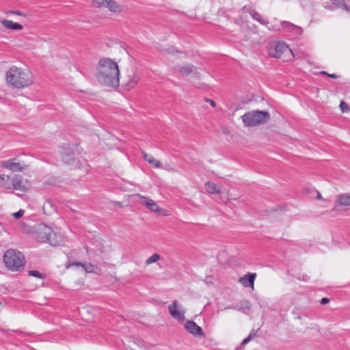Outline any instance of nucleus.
<instances>
[{
	"label": "nucleus",
	"mask_w": 350,
	"mask_h": 350,
	"mask_svg": "<svg viewBox=\"0 0 350 350\" xmlns=\"http://www.w3.org/2000/svg\"><path fill=\"white\" fill-rule=\"evenodd\" d=\"M254 335L255 334H253L252 333H250V334L242 341L241 345H245L247 344Z\"/></svg>",
	"instance_id": "32"
},
{
	"label": "nucleus",
	"mask_w": 350,
	"mask_h": 350,
	"mask_svg": "<svg viewBox=\"0 0 350 350\" xmlns=\"http://www.w3.org/2000/svg\"><path fill=\"white\" fill-rule=\"evenodd\" d=\"M269 55L275 58L280 57L283 54L287 53L289 56H293L292 51L288 46L283 42H277L271 44L268 48Z\"/></svg>",
	"instance_id": "5"
},
{
	"label": "nucleus",
	"mask_w": 350,
	"mask_h": 350,
	"mask_svg": "<svg viewBox=\"0 0 350 350\" xmlns=\"http://www.w3.org/2000/svg\"><path fill=\"white\" fill-rule=\"evenodd\" d=\"M139 77L137 75H133L129 81L125 84V87L127 90L133 88L139 81Z\"/></svg>",
	"instance_id": "24"
},
{
	"label": "nucleus",
	"mask_w": 350,
	"mask_h": 350,
	"mask_svg": "<svg viewBox=\"0 0 350 350\" xmlns=\"http://www.w3.org/2000/svg\"><path fill=\"white\" fill-rule=\"evenodd\" d=\"M193 66L190 65H185L182 66H178V71L183 75H189L193 72Z\"/></svg>",
	"instance_id": "21"
},
{
	"label": "nucleus",
	"mask_w": 350,
	"mask_h": 350,
	"mask_svg": "<svg viewBox=\"0 0 350 350\" xmlns=\"http://www.w3.org/2000/svg\"><path fill=\"white\" fill-rule=\"evenodd\" d=\"M3 262L9 270L18 271L25 265V257L19 251L9 250L3 255Z\"/></svg>",
	"instance_id": "3"
},
{
	"label": "nucleus",
	"mask_w": 350,
	"mask_h": 350,
	"mask_svg": "<svg viewBox=\"0 0 350 350\" xmlns=\"http://www.w3.org/2000/svg\"><path fill=\"white\" fill-rule=\"evenodd\" d=\"M322 74L323 75H328L330 78H332V79H337L338 77V76L336 74H328L325 71H323L322 72Z\"/></svg>",
	"instance_id": "35"
},
{
	"label": "nucleus",
	"mask_w": 350,
	"mask_h": 350,
	"mask_svg": "<svg viewBox=\"0 0 350 350\" xmlns=\"http://www.w3.org/2000/svg\"><path fill=\"white\" fill-rule=\"evenodd\" d=\"M12 189L21 191H25L26 190V187L21 176L15 175L13 176L12 178Z\"/></svg>",
	"instance_id": "11"
},
{
	"label": "nucleus",
	"mask_w": 350,
	"mask_h": 350,
	"mask_svg": "<svg viewBox=\"0 0 350 350\" xmlns=\"http://www.w3.org/2000/svg\"><path fill=\"white\" fill-rule=\"evenodd\" d=\"M52 228L42 224L38 226L36 232L37 239L40 242L49 243L50 236H52Z\"/></svg>",
	"instance_id": "6"
},
{
	"label": "nucleus",
	"mask_w": 350,
	"mask_h": 350,
	"mask_svg": "<svg viewBox=\"0 0 350 350\" xmlns=\"http://www.w3.org/2000/svg\"><path fill=\"white\" fill-rule=\"evenodd\" d=\"M11 13L16 14V15H18V16H25V14H23L22 12L18 11V10L11 11Z\"/></svg>",
	"instance_id": "38"
},
{
	"label": "nucleus",
	"mask_w": 350,
	"mask_h": 350,
	"mask_svg": "<svg viewBox=\"0 0 350 350\" xmlns=\"http://www.w3.org/2000/svg\"><path fill=\"white\" fill-rule=\"evenodd\" d=\"M281 25L284 29H286L287 31L293 32L295 34L300 35L302 33L303 30L300 27L297 26L289 22L282 21Z\"/></svg>",
	"instance_id": "14"
},
{
	"label": "nucleus",
	"mask_w": 350,
	"mask_h": 350,
	"mask_svg": "<svg viewBox=\"0 0 350 350\" xmlns=\"http://www.w3.org/2000/svg\"><path fill=\"white\" fill-rule=\"evenodd\" d=\"M206 191L211 194L219 193L220 191L219 187L212 182H207L206 183Z\"/></svg>",
	"instance_id": "19"
},
{
	"label": "nucleus",
	"mask_w": 350,
	"mask_h": 350,
	"mask_svg": "<svg viewBox=\"0 0 350 350\" xmlns=\"http://www.w3.org/2000/svg\"><path fill=\"white\" fill-rule=\"evenodd\" d=\"M331 2L336 8H341L347 12H350V6L347 5L343 0H331Z\"/></svg>",
	"instance_id": "18"
},
{
	"label": "nucleus",
	"mask_w": 350,
	"mask_h": 350,
	"mask_svg": "<svg viewBox=\"0 0 350 350\" xmlns=\"http://www.w3.org/2000/svg\"><path fill=\"white\" fill-rule=\"evenodd\" d=\"M329 302V299L327 297H323L321 299L320 303L322 305L327 304Z\"/></svg>",
	"instance_id": "36"
},
{
	"label": "nucleus",
	"mask_w": 350,
	"mask_h": 350,
	"mask_svg": "<svg viewBox=\"0 0 350 350\" xmlns=\"http://www.w3.org/2000/svg\"><path fill=\"white\" fill-rule=\"evenodd\" d=\"M29 275L33 276L38 278L42 279L44 278L43 274L37 270H30L28 271Z\"/></svg>",
	"instance_id": "28"
},
{
	"label": "nucleus",
	"mask_w": 350,
	"mask_h": 350,
	"mask_svg": "<svg viewBox=\"0 0 350 350\" xmlns=\"http://www.w3.org/2000/svg\"><path fill=\"white\" fill-rule=\"evenodd\" d=\"M142 198L144 199V203L148 209L157 213L162 212L163 209L159 206L155 201L148 199L144 196H142Z\"/></svg>",
	"instance_id": "13"
},
{
	"label": "nucleus",
	"mask_w": 350,
	"mask_h": 350,
	"mask_svg": "<svg viewBox=\"0 0 350 350\" xmlns=\"http://www.w3.org/2000/svg\"><path fill=\"white\" fill-rule=\"evenodd\" d=\"M64 243V237L59 232H55L53 231L52 236H50L49 243L51 245L57 246L61 245Z\"/></svg>",
	"instance_id": "12"
},
{
	"label": "nucleus",
	"mask_w": 350,
	"mask_h": 350,
	"mask_svg": "<svg viewBox=\"0 0 350 350\" xmlns=\"http://www.w3.org/2000/svg\"><path fill=\"white\" fill-rule=\"evenodd\" d=\"M338 198L340 206H350V194L340 195Z\"/></svg>",
	"instance_id": "20"
},
{
	"label": "nucleus",
	"mask_w": 350,
	"mask_h": 350,
	"mask_svg": "<svg viewBox=\"0 0 350 350\" xmlns=\"http://www.w3.org/2000/svg\"><path fill=\"white\" fill-rule=\"evenodd\" d=\"M256 277L255 273H247L244 276L239 278V282L245 288L251 287L254 288V281Z\"/></svg>",
	"instance_id": "10"
},
{
	"label": "nucleus",
	"mask_w": 350,
	"mask_h": 350,
	"mask_svg": "<svg viewBox=\"0 0 350 350\" xmlns=\"http://www.w3.org/2000/svg\"><path fill=\"white\" fill-rule=\"evenodd\" d=\"M317 198L319 199L321 198V195L319 193L317 194Z\"/></svg>",
	"instance_id": "40"
},
{
	"label": "nucleus",
	"mask_w": 350,
	"mask_h": 350,
	"mask_svg": "<svg viewBox=\"0 0 350 350\" xmlns=\"http://www.w3.org/2000/svg\"><path fill=\"white\" fill-rule=\"evenodd\" d=\"M185 328L194 336H204L202 329L193 321H187L185 324Z\"/></svg>",
	"instance_id": "8"
},
{
	"label": "nucleus",
	"mask_w": 350,
	"mask_h": 350,
	"mask_svg": "<svg viewBox=\"0 0 350 350\" xmlns=\"http://www.w3.org/2000/svg\"><path fill=\"white\" fill-rule=\"evenodd\" d=\"M94 267H95L91 264L88 265L87 267H85V271L87 272H93Z\"/></svg>",
	"instance_id": "34"
},
{
	"label": "nucleus",
	"mask_w": 350,
	"mask_h": 350,
	"mask_svg": "<svg viewBox=\"0 0 350 350\" xmlns=\"http://www.w3.org/2000/svg\"><path fill=\"white\" fill-rule=\"evenodd\" d=\"M150 164H151L152 165L157 168L162 167V164L161 163V162L154 159V157L152 158V159L150 160Z\"/></svg>",
	"instance_id": "29"
},
{
	"label": "nucleus",
	"mask_w": 350,
	"mask_h": 350,
	"mask_svg": "<svg viewBox=\"0 0 350 350\" xmlns=\"http://www.w3.org/2000/svg\"><path fill=\"white\" fill-rule=\"evenodd\" d=\"M255 11L256 10L252 8V6L250 5H245L241 9L242 13H249L250 16L252 15L253 12H255Z\"/></svg>",
	"instance_id": "26"
},
{
	"label": "nucleus",
	"mask_w": 350,
	"mask_h": 350,
	"mask_svg": "<svg viewBox=\"0 0 350 350\" xmlns=\"http://www.w3.org/2000/svg\"><path fill=\"white\" fill-rule=\"evenodd\" d=\"M269 114L265 111H254L245 113L242 116L243 123L247 126H253L267 122Z\"/></svg>",
	"instance_id": "4"
},
{
	"label": "nucleus",
	"mask_w": 350,
	"mask_h": 350,
	"mask_svg": "<svg viewBox=\"0 0 350 350\" xmlns=\"http://www.w3.org/2000/svg\"><path fill=\"white\" fill-rule=\"evenodd\" d=\"M96 78L102 85L111 88L118 87L120 70L118 64L111 58H101L97 67Z\"/></svg>",
	"instance_id": "1"
},
{
	"label": "nucleus",
	"mask_w": 350,
	"mask_h": 350,
	"mask_svg": "<svg viewBox=\"0 0 350 350\" xmlns=\"http://www.w3.org/2000/svg\"><path fill=\"white\" fill-rule=\"evenodd\" d=\"M61 154L62 160L65 163L69 164L71 161L74 160L73 152L70 150L69 147H64Z\"/></svg>",
	"instance_id": "16"
},
{
	"label": "nucleus",
	"mask_w": 350,
	"mask_h": 350,
	"mask_svg": "<svg viewBox=\"0 0 350 350\" xmlns=\"http://www.w3.org/2000/svg\"><path fill=\"white\" fill-rule=\"evenodd\" d=\"M0 187L5 189H12V179L8 175H0Z\"/></svg>",
	"instance_id": "17"
},
{
	"label": "nucleus",
	"mask_w": 350,
	"mask_h": 350,
	"mask_svg": "<svg viewBox=\"0 0 350 350\" xmlns=\"http://www.w3.org/2000/svg\"><path fill=\"white\" fill-rule=\"evenodd\" d=\"M107 0H92L94 6L98 8H105Z\"/></svg>",
	"instance_id": "27"
},
{
	"label": "nucleus",
	"mask_w": 350,
	"mask_h": 350,
	"mask_svg": "<svg viewBox=\"0 0 350 350\" xmlns=\"http://www.w3.org/2000/svg\"><path fill=\"white\" fill-rule=\"evenodd\" d=\"M340 107L342 112H347L349 110V108L348 107L347 104L343 101L340 103Z\"/></svg>",
	"instance_id": "31"
},
{
	"label": "nucleus",
	"mask_w": 350,
	"mask_h": 350,
	"mask_svg": "<svg viewBox=\"0 0 350 350\" xmlns=\"http://www.w3.org/2000/svg\"><path fill=\"white\" fill-rule=\"evenodd\" d=\"M160 258L161 256L157 253H154L146 260V265H151L154 262H157Z\"/></svg>",
	"instance_id": "25"
},
{
	"label": "nucleus",
	"mask_w": 350,
	"mask_h": 350,
	"mask_svg": "<svg viewBox=\"0 0 350 350\" xmlns=\"http://www.w3.org/2000/svg\"><path fill=\"white\" fill-rule=\"evenodd\" d=\"M251 16L254 20L258 21L262 25L267 26L269 29H271V27L268 26L269 22L265 19L262 18L260 14H258L256 11H255V12H253V14L251 15Z\"/></svg>",
	"instance_id": "23"
},
{
	"label": "nucleus",
	"mask_w": 350,
	"mask_h": 350,
	"mask_svg": "<svg viewBox=\"0 0 350 350\" xmlns=\"http://www.w3.org/2000/svg\"><path fill=\"white\" fill-rule=\"evenodd\" d=\"M1 25L3 27L8 29L11 30H21L23 29V26L18 23L13 22L11 20H2L1 21Z\"/></svg>",
	"instance_id": "15"
},
{
	"label": "nucleus",
	"mask_w": 350,
	"mask_h": 350,
	"mask_svg": "<svg viewBox=\"0 0 350 350\" xmlns=\"http://www.w3.org/2000/svg\"><path fill=\"white\" fill-rule=\"evenodd\" d=\"M205 101H206V102H207V103H210V105H211L212 107H215L216 106V103H215V102L214 100H211V99H209V98H206V99H205Z\"/></svg>",
	"instance_id": "37"
},
{
	"label": "nucleus",
	"mask_w": 350,
	"mask_h": 350,
	"mask_svg": "<svg viewBox=\"0 0 350 350\" xmlns=\"http://www.w3.org/2000/svg\"><path fill=\"white\" fill-rule=\"evenodd\" d=\"M170 315L178 321H183L185 319V312L178 308V301H174L168 308Z\"/></svg>",
	"instance_id": "9"
},
{
	"label": "nucleus",
	"mask_w": 350,
	"mask_h": 350,
	"mask_svg": "<svg viewBox=\"0 0 350 350\" xmlns=\"http://www.w3.org/2000/svg\"><path fill=\"white\" fill-rule=\"evenodd\" d=\"M7 82L16 88H23L33 82L32 75L21 68L12 66L6 74Z\"/></svg>",
	"instance_id": "2"
},
{
	"label": "nucleus",
	"mask_w": 350,
	"mask_h": 350,
	"mask_svg": "<svg viewBox=\"0 0 350 350\" xmlns=\"http://www.w3.org/2000/svg\"><path fill=\"white\" fill-rule=\"evenodd\" d=\"M105 8L111 12L120 11V6L114 0H107Z\"/></svg>",
	"instance_id": "22"
},
{
	"label": "nucleus",
	"mask_w": 350,
	"mask_h": 350,
	"mask_svg": "<svg viewBox=\"0 0 350 350\" xmlns=\"http://www.w3.org/2000/svg\"><path fill=\"white\" fill-rule=\"evenodd\" d=\"M1 166L8 169L12 172H21L23 167L18 162H16V159H11L7 161H3L1 162Z\"/></svg>",
	"instance_id": "7"
},
{
	"label": "nucleus",
	"mask_w": 350,
	"mask_h": 350,
	"mask_svg": "<svg viewBox=\"0 0 350 350\" xmlns=\"http://www.w3.org/2000/svg\"><path fill=\"white\" fill-rule=\"evenodd\" d=\"M142 154H143V158L144 159L147 161L148 163H150V159H152L153 157L149 154H147L146 152H142Z\"/></svg>",
	"instance_id": "33"
},
{
	"label": "nucleus",
	"mask_w": 350,
	"mask_h": 350,
	"mask_svg": "<svg viewBox=\"0 0 350 350\" xmlns=\"http://www.w3.org/2000/svg\"><path fill=\"white\" fill-rule=\"evenodd\" d=\"M168 52L170 53H174L175 52L174 48V47H171Z\"/></svg>",
	"instance_id": "39"
},
{
	"label": "nucleus",
	"mask_w": 350,
	"mask_h": 350,
	"mask_svg": "<svg viewBox=\"0 0 350 350\" xmlns=\"http://www.w3.org/2000/svg\"><path fill=\"white\" fill-rule=\"evenodd\" d=\"M24 213H25L24 210L20 209L17 212L12 213V216L14 217H15L16 219H19L23 217Z\"/></svg>",
	"instance_id": "30"
}]
</instances>
